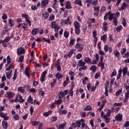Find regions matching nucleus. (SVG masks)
<instances>
[{"instance_id": "26", "label": "nucleus", "mask_w": 129, "mask_h": 129, "mask_svg": "<svg viewBox=\"0 0 129 129\" xmlns=\"http://www.w3.org/2000/svg\"><path fill=\"white\" fill-rule=\"evenodd\" d=\"M107 36L106 34H104L103 36H101V40L103 41L104 43H106V39Z\"/></svg>"}, {"instance_id": "54", "label": "nucleus", "mask_w": 129, "mask_h": 129, "mask_svg": "<svg viewBox=\"0 0 129 129\" xmlns=\"http://www.w3.org/2000/svg\"><path fill=\"white\" fill-rule=\"evenodd\" d=\"M76 57L78 60H79V59H81V58L82 57V54L79 53L77 54Z\"/></svg>"}, {"instance_id": "8", "label": "nucleus", "mask_w": 129, "mask_h": 129, "mask_svg": "<svg viewBox=\"0 0 129 129\" xmlns=\"http://www.w3.org/2000/svg\"><path fill=\"white\" fill-rule=\"evenodd\" d=\"M48 4L49 0H43L41 3L42 8H45Z\"/></svg>"}, {"instance_id": "61", "label": "nucleus", "mask_w": 129, "mask_h": 129, "mask_svg": "<svg viewBox=\"0 0 129 129\" xmlns=\"http://www.w3.org/2000/svg\"><path fill=\"white\" fill-rule=\"evenodd\" d=\"M57 118H58L57 116L51 117V121L52 122L56 121V120H57Z\"/></svg>"}, {"instance_id": "31", "label": "nucleus", "mask_w": 129, "mask_h": 129, "mask_svg": "<svg viewBox=\"0 0 129 129\" xmlns=\"http://www.w3.org/2000/svg\"><path fill=\"white\" fill-rule=\"evenodd\" d=\"M122 70L121 69H120L118 71V74L117 76V80H118L120 79V77H121V74H122Z\"/></svg>"}, {"instance_id": "4", "label": "nucleus", "mask_w": 129, "mask_h": 129, "mask_svg": "<svg viewBox=\"0 0 129 129\" xmlns=\"http://www.w3.org/2000/svg\"><path fill=\"white\" fill-rule=\"evenodd\" d=\"M22 54H25V48L20 47L17 49V54L18 56H21Z\"/></svg>"}, {"instance_id": "51", "label": "nucleus", "mask_w": 129, "mask_h": 129, "mask_svg": "<svg viewBox=\"0 0 129 129\" xmlns=\"http://www.w3.org/2000/svg\"><path fill=\"white\" fill-rule=\"evenodd\" d=\"M64 37L65 38H68L69 37V32L68 31H65L64 32Z\"/></svg>"}, {"instance_id": "34", "label": "nucleus", "mask_w": 129, "mask_h": 129, "mask_svg": "<svg viewBox=\"0 0 129 129\" xmlns=\"http://www.w3.org/2000/svg\"><path fill=\"white\" fill-rule=\"evenodd\" d=\"M122 72H123V77H124V76L127 74V68L124 67L122 70Z\"/></svg>"}, {"instance_id": "23", "label": "nucleus", "mask_w": 129, "mask_h": 129, "mask_svg": "<svg viewBox=\"0 0 129 129\" xmlns=\"http://www.w3.org/2000/svg\"><path fill=\"white\" fill-rule=\"evenodd\" d=\"M116 120H122V114H118L115 116Z\"/></svg>"}, {"instance_id": "35", "label": "nucleus", "mask_w": 129, "mask_h": 129, "mask_svg": "<svg viewBox=\"0 0 129 129\" xmlns=\"http://www.w3.org/2000/svg\"><path fill=\"white\" fill-rule=\"evenodd\" d=\"M51 113H52V111H48L45 112H43V114L44 116H45L46 117H47V116H49V115H50V114H51Z\"/></svg>"}, {"instance_id": "48", "label": "nucleus", "mask_w": 129, "mask_h": 129, "mask_svg": "<svg viewBox=\"0 0 129 129\" xmlns=\"http://www.w3.org/2000/svg\"><path fill=\"white\" fill-rule=\"evenodd\" d=\"M43 41L44 42H47V43H48V44H50L51 43V41L50 40V39L49 38H46L45 37L42 38Z\"/></svg>"}, {"instance_id": "56", "label": "nucleus", "mask_w": 129, "mask_h": 129, "mask_svg": "<svg viewBox=\"0 0 129 129\" xmlns=\"http://www.w3.org/2000/svg\"><path fill=\"white\" fill-rule=\"evenodd\" d=\"M63 96H64L63 92H60L58 94V98H63Z\"/></svg>"}, {"instance_id": "16", "label": "nucleus", "mask_w": 129, "mask_h": 129, "mask_svg": "<svg viewBox=\"0 0 129 129\" xmlns=\"http://www.w3.org/2000/svg\"><path fill=\"white\" fill-rule=\"evenodd\" d=\"M74 25L75 29H79V28H80L81 25H80V23H79L78 22L75 21L74 23Z\"/></svg>"}, {"instance_id": "7", "label": "nucleus", "mask_w": 129, "mask_h": 129, "mask_svg": "<svg viewBox=\"0 0 129 129\" xmlns=\"http://www.w3.org/2000/svg\"><path fill=\"white\" fill-rule=\"evenodd\" d=\"M128 98H129V91L125 92V97L123 101L124 103H126V102H127V100L128 99Z\"/></svg>"}, {"instance_id": "9", "label": "nucleus", "mask_w": 129, "mask_h": 129, "mask_svg": "<svg viewBox=\"0 0 129 129\" xmlns=\"http://www.w3.org/2000/svg\"><path fill=\"white\" fill-rule=\"evenodd\" d=\"M69 75H70L71 77H70V79L72 81H73V80H74V79H75V77H74V76H75V74L74 73V72L70 71L69 72Z\"/></svg>"}, {"instance_id": "43", "label": "nucleus", "mask_w": 129, "mask_h": 129, "mask_svg": "<svg viewBox=\"0 0 129 129\" xmlns=\"http://www.w3.org/2000/svg\"><path fill=\"white\" fill-rule=\"evenodd\" d=\"M121 92H122V89L121 88L116 92V96H118V95H120V94H121Z\"/></svg>"}, {"instance_id": "25", "label": "nucleus", "mask_w": 129, "mask_h": 129, "mask_svg": "<svg viewBox=\"0 0 129 129\" xmlns=\"http://www.w3.org/2000/svg\"><path fill=\"white\" fill-rule=\"evenodd\" d=\"M85 62L87 64H90L91 63V58L89 57H86L84 59Z\"/></svg>"}, {"instance_id": "21", "label": "nucleus", "mask_w": 129, "mask_h": 129, "mask_svg": "<svg viewBox=\"0 0 129 129\" xmlns=\"http://www.w3.org/2000/svg\"><path fill=\"white\" fill-rule=\"evenodd\" d=\"M126 8H127V4L123 2L120 7V11H124Z\"/></svg>"}, {"instance_id": "33", "label": "nucleus", "mask_w": 129, "mask_h": 129, "mask_svg": "<svg viewBox=\"0 0 129 129\" xmlns=\"http://www.w3.org/2000/svg\"><path fill=\"white\" fill-rule=\"evenodd\" d=\"M112 111L110 109H107V112L104 116L109 117L111 115Z\"/></svg>"}, {"instance_id": "47", "label": "nucleus", "mask_w": 129, "mask_h": 129, "mask_svg": "<svg viewBox=\"0 0 129 129\" xmlns=\"http://www.w3.org/2000/svg\"><path fill=\"white\" fill-rule=\"evenodd\" d=\"M99 66H100L101 69L102 70H103V69H104V63H103V62L100 61L99 62Z\"/></svg>"}, {"instance_id": "36", "label": "nucleus", "mask_w": 129, "mask_h": 129, "mask_svg": "<svg viewBox=\"0 0 129 129\" xmlns=\"http://www.w3.org/2000/svg\"><path fill=\"white\" fill-rule=\"evenodd\" d=\"M6 76H7V79H9V80L11 79V78H12V71L8 72V73H7Z\"/></svg>"}, {"instance_id": "3", "label": "nucleus", "mask_w": 129, "mask_h": 129, "mask_svg": "<svg viewBox=\"0 0 129 129\" xmlns=\"http://www.w3.org/2000/svg\"><path fill=\"white\" fill-rule=\"evenodd\" d=\"M16 94L12 92H7L5 95L6 97H7L8 99H12V98H14Z\"/></svg>"}, {"instance_id": "15", "label": "nucleus", "mask_w": 129, "mask_h": 129, "mask_svg": "<svg viewBox=\"0 0 129 129\" xmlns=\"http://www.w3.org/2000/svg\"><path fill=\"white\" fill-rule=\"evenodd\" d=\"M29 70H30V68H26L24 72V74L27 76L28 78H30V74H29Z\"/></svg>"}, {"instance_id": "10", "label": "nucleus", "mask_w": 129, "mask_h": 129, "mask_svg": "<svg viewBox=\"0 0 129 129\" xmlns=\"http://www.w3.org/2000/svg\"><path fill=\"white\" fill-rule=\"evenodd\" d=\"M86 64V63H85V61H83V60H82V59L80 60L78 62V67H82V66H85Z\"/></svg>"}, {"instance_id": "32", "label": "nucleus", "mask_w": 129, "mask_h": 129, "mask_svg": "<svg viewBox=\"0 0 129 129\" xmlns=\"http://www.w3.org/2000/svg\"><path fill=\"white\" fill-rule=\"evenodd\" d=\"M17 75H18V70L16 69L13 78V81H15L16 79H17Z\"/></svg>"}, {"instance_id": "45", "label": "nucleus", "mask_w": 129, "mask_h": 129, "mask_svg": "<svg viewBox=\"0 0 129 129\" xmlns=\"http://www.w3.org/2000/svg\"><path fill=\"white\" fill-rule=\"evenodd\" d=\"M27 26H28L27 24H22V29H23L25 31H27V29H28V27H27Z\"/></svg>"}, {"instance_id": "22", "label": "nucleus", "mask_w": 129, "mask_h": 129, "mask_svg": "<svg viewBox=\"0 0 129 129\" xmlns=\"http://www.w3.org/2000/svg\"><path fill=\"white\" fill-rule=\"evenodd\" d=\"M108 19L109 21H111L112 19L113 20L114 18H115V14H110L108 15Z\"/></svg>"}, {"instance_id": "12", "label": "nucleus", "mask_w": 129, "mask_h": 129, "mask_svg": "<svg viewBox=\"0 0 129 129\" xmlns=\"http://www.w3.org/2000/svg\"><path fill=\"white\" fill-rule=\"evenodd\" d=\"M22 18H24L25 19L26 22H27L28 21L30 20V17H29V15L27 14V13H24L22 14Z\"/></svg>"}, {"instance_id": "13", "label": "nucleus", "mask_w": 129, "mask_h": 129, "mask_svg": "<svg viewBox=\"0 0 129 129\" xmlns=\"http://www.w3.org/2000/svg\"><path fill=\"white\" fill-rule=\"evenodd\" d=\"M39 33V28H34L31 31V34L33 35H36Z\"/></svg>"}, {"instance_id": "39", "label": "nucleus", "mask_w": 129, "mask_h": 129, "mask_svg": "<svg viewBox=\"0 0 129 129\" xmlns=\"http://www.w3.org/2000/svg\"><path fill=\"white\" fill-rule=\"evenodd\" d=\"M104 119H105V121L107 123H108V122H110V118H109L108 116H104Z\"/></svg>"}, {"instance_id": "63", "label": "nucleus", "mask_w": 129, "mask_h": 129, "mask_svg": "<svg viewBox=\"0 0 129 129\" xmlns=\"http://www.w3.org/2000/svg\"><path fill=\"white\" fill-rule=\"evenodd\" d=\"M14 118L15 120H19V119H20V117L19 116V115L15 114L14 116Z\"/></svg>"}, {"instance_id": "50", "label": "nucleus", "mask_w": 129, "mask_h": 129, "mask_svg": "<svg viewBox=\"0 0 129 129\" xmlns=\"http://www.w3.org/2000/svg\"><path fill=\"white\" fill-rule=\"evenodd\" d=\"M73 53H74V50L73 49H71L69 52L68 53V55H69V57L70 58L73 55Z\"/></svg>"}, {"instance_id": "40", "label": "nucleus", "mask_w": 129, "mask_h": 129, "mask_svg": "<svg viewBox=\"0 0 129 129\" xmlns=\"http://www.w3.org/2000/svg\"><path fill=\"white\" fill-rule=\"evenodd\" d=\"M55 77L57 78V79H61V78L63 77V76H62V75H61V74H60L59 73H57L55 75Z\"/></svg>"}, {"instance_id": "11", "label": "nucleus", "mask_w": 129, "mask_h": 129, "mask_svg": "<svg viewBox=\"0 0 129 129\" xmlns=\"http://www.w3.org/2000/svg\"><path fill=\"white\" fill-rule=\"evenodd\" d=\"M85 120L84 119H81L80 120H78L76 121V124L78 127H80L82 122H85Z\"/></svg>"}, {"instance_id": "14", "label": "nucleus", "mask_w": 129, "mask_h": 129, "mask_svg": "<svg viewBox=\"0 0 129 129\" xmlns=\"http://www.w3.org/2000/svg\"><path fill=\"white\" fill-rule=\"evenodd\" d=\"M42 18H43L44 20H46V19H47L49 17V13L47 11H45L42 14Z\"/></svg>"}, {"instance_id": "28", "label": "nucleus", "mask_w": 129, "mask_h": 129, "mask_svg": "<svg viewBox=\"0 0 129 129\" xmlns=\"http://www.w3.org/2000/svg\"><path fill=\"white\" fill-rule=\"evenodd\" d=\"M103 29L104 30V31L105 32H106V31H107V26H108V24H107V23H106V22H104L103 23Z\"/></svg>"}, {"instance_id": "27", "label": "nucleus", "mask_w": 129, "mask_h": 129, "mask_svg": "<svg viewBox=\"0 0 129 129\" xmlns=\"http://www.w3.org/2000/svg\"><path fill=\"white\" fill-rule=\"evenodd\" d=\"M67 112L68 111L66 110H61V109L58 110V113L60 115H62V114H66Z\"/></svg>"}, {"instance_id": "64", "label": "nucleus", "mask_w": 129, "mask_h": 129, "mask_svg": "<svg viewBox=\"0 0 129 129\" xmlns=\"http://www.w3.org/2000/svg\"><path fill=\"white\" fill-rule=\"evenodd\" d=\"M124 88H125L126 91H129V85H127V84L124 83Z\"/></svg>"}, {"instance_id": "42", "label": "nucleus", "mask_w": 129, "mask_h": 129, "mask_svg": "<svg viewBox=\"0 0 129 129\" xmlns=\"http://www.w3.org/2000/svg\"><path fill=\"white\" fill-rule=\"evenodd\" d=\"M75 41H76V39H72L70 41V45H71V46H73L75 44Z\"/></svg>"}, {"instance_id": "53", "label": "nucleus", "mask_w": 129, "mask_h": 129, "mask_svg": "<svg viewBox=\"0 0 129 129\" xmlns=\"http://www.w3.org/2000/svg\"><path fill=\"white\" fill-rule=\"evenodd\" d=\"M109 49V47H108V45H105L104 46V52H108Z\"/></svg>"}, {"instance_id": "44", "label": "nucleus", "mask_w": 129, "mask_h": 129, "mask_svg": "<svg viewBox=\"0 0 129 129\" xmlns=\"http://www.w3.org/2000/svg\"><path fill=\"white\" fill-rule=\"evenodd\" d=\"M114 55L115 57H119V51L117 50H115L114 51Z\"/></svg>"}, {"instance_id": "19", "label": "nucleus", "mask_w": 129, "mask_h": 129, "mask_svg": "<svg viewBox=\"0 0 129 129\" xmlns=\"http://www.w3.org/2000/svg\"><path fill=\"white\" fill-rule=\"evenodd\" d=\"M65 126H66V122H64L62 124H60L58 125L57 129H64Z\"/></svg>"}, {"instance_id": "6", "label": "nucleus", "mask_w": 129, "mask_h": 129, "mask_svg": "<svg viewBox=\"0 0 129 129\" xmlns=\"http://www.w3.org/2000/svg\"><path fill=\"white\" fill-rule=\"evenodd\" d=\"M47 75V72L46 71H44L41 77L40 78V81L41 82H43V81H45V78H46V75Z\"/></svg>"}, {"instance_id": "58", "label": "nucleus", "mask_w": 129, "mask_h": 129, "mask_svg": "<svg viewBox=\"0 0 129 129\" xmlns=\"http://www.w3.org/2000/svg\"><path fill=\"white\" fill-rule=\"evenodd\" d=\"M122 26L120 25L117 26V28H116V31L117 32H120L121 30H122Z\"/></svg>"}, {"instance_id": "1", "label": "nucleus", "mask_w": 129, "mask_h": 129, "mask_svg": "<svg viewBox=\"0 0 129 129\" xmlns=\"http://www.w3.org/2000/svg\"><path fill=\"white\" fill-rule=\"evenodd\" d=\"M50 27L51 29H54L55 32H56H56H58V30L60 29V26H59V25H58L56 21H53L51 23Z\"/></svg>"}, {"instance_id": "5", "label": "nucleus", "mask_w": 129, "mask_h": 129, "mask_svg": "<svg viewBox=\"0 0 129 129\" xmlns=\"http://www.w3.org/2000/svg\"><path fill=\"white\" fill-rule=\"evenodd\" d=\"M94 11H95L94 13V15L96 17L98 16V14H99V6H94L93 7Z\"/></svg>"}, {"instance_id": "55", "label": "nucleus", "mask_w": 129, "mask_h": 129, "mask_svg": "<svg viewBox=\"0 0 129 129\" xmlns=\"http://www.w3.org/2000/svg\"><path fill=\"white\" fill-rule=\"evenodd\" d=\"M86 126H87V125H86V124L85 123V122H82V124H81V129H84L85 127H86Z\"/></svg>"}, {"instance_id": "38", "label": "nucleus", "mask_w": 129, "mask_h": 129, "mask_svg": "<svg viewBox=\"0 0 129 129\" xmlns=\"http://www.w3.org/2000/svg\"><path fill=\"white\" fill-rule=\"evenodd\" d=\"M97 69V68L96 66H92L90 67V70H91V71H93V72H95Z\"/></svg>"}, {"instance_id": "29", "label": "nucleus", "mask_w": 129, "mask_h": 129, "mask_svg": "<svg viewBox=\"0 0 129 129\" xmlns=\"http://www.w3.org/2000/svg\"><path fill=\"white\" fill-rule=\"evenodd\" d=\"M2 125L5 129L8 128V121H3L2 122Z\"/></svg>"}, {"instance_id": "2", "label": "nucleus", "mask_w": 129, "mask_h": 129, "mask_svg": "<svg viewBox=\"0 0 129 129\" xmlns=\"http://www.w3.org/2000/svg\"><path fill=\"white\" fill-rule=\"evenodd\" d=\"M25 102V99L23 98L22 95L20 94H17L16 95V102H20V103H22L23 102Z\"/></svg>"}, {"instance_id": "30", "label": "nucleus", "mask_w": 129, "mask_h": 129, "mask_svg": "<svg viewBox=\"0 0 129 129\" xmlns=\"http://www.w3.org/2000/svg\"><path fill=\"white\" fill-rule=\"evenodd\" d=\"M84 110H85V111H88V110H89V111H90L92 110V107L91 106H90V105H87V106H86L85 107Z\"/></svg>"}, {"instance_id": "18", "label": "nucleus", "mask_w": 129, "mask_h": 129, "mask_svg": "<svg viewBox=\"0 0 129 129\" xmlns=\"http://www.w3.org/2000/svg\"><path fill=\"white\" fill-rule=\"evenodd\" d=\"M66 9H68V10H70L72 9V6H71V3L70 1H67L66 5Z\"/></svg>"}, {"instance_id": "24", "label": "nucleus", "mask_w": 129, "mask_h": 129, "mask_svg": "<svg viewBox=\"0 0 129 129\" xmlns=\"http://www.w3.org/2000/svg\"><path fill=\"white\" fill-rule=\"evenodd\" d=\"M27 102L30 104H33V98H32L31 95H29L27 98Z\"/></svg>"}, {"instance_id": "52", "label": "nucleus", "mask_w": 129, "mask_h": 129, "mask_svg": "<svg viewBox=\"0 0 129 129\" xmlns=\"http://www.w3.org/2000/svg\"><path fill=\"white\" fill-rule=\"evenodd\" d=\"M31 124L32 125H38V124H40V122L39 121H32Z\"/></svg>"}, {"instance_id": "20", "label": "nucleus", "mask_w": 129, "mask_h": 129, "mask_svg": "<svg viewBox=\"0 0 129 129\" xmlns=\"http://www.w3.org/2000/svg\"><path fill=\"white\" fill-rule=\"evenodd\" d=\"M8 25L10 27H13L14 26V20L12 19H9Z\"/></svg>"}, {"instance_id": "49", "label": "nucleus", "mask_w": 129, "mask_h": 129, "mask_svg": "<svg viewBox=\"0 0 129 129\" xmlns=\"http://www.w3.org/2000/svg\"><path fill=\"white\" fill-rule=\"evenodd\" d=\"M55 103H56V104H61V103H62V102H63V100L61 99H58L57 100L55 101Z\"/></svg>"}, {"instance_id": "41", "label": "nucleus", "mask_w": 129, "mask_h": 129, "mask_svg": "<svg viewBox=\"0 0 129 129\" xmlns=\"http://www.w3.org/2000/svg\"><path fill=\"white\" fill-rule=\"evenodd\" d=\"M54 19H55V15L52 14L49 16V21L52 22V21H54Z\"/></svg>"}, {"instance_id": "57", "label": "nucleus", "mask_w": 129, "mask_h": 129, "mask_svg": "<svg viewBox=\"0 0 129 129\" xmlns=\"http://www.w3.org/2000/svg\"><path fill=\"white\" fill-rule=\"evenodd\" d=\"M113 22L114 26H117V19L115 17V18L113 19Z\"/></svg>"}, {"instance_id": "17", "label": "nucleus", "mask_w": 129, "mask_h": 129, "mask_svg": "<svg viewBox=\"0 0 129 129\" xmlns=\"http://www.w3.org/2000/svg\"><path fill=\"white\" fill-rule=\"evenodd\" d=\"M18 90L19 92H21V93H25V92H26V90H25V87H19L18 88Z\"/></svg>"}, {"instance_id": "37", "label": "nucleus", "mask_w": 129, "mask_h": 129, "mask_svg": "<svg viewBox=\"0 0 129 129\" xmlns=\"http://www.w3.org/2000/svg\"><path fill=\"white\" fill-rule=\"evenodd\" d=\"M75 5H78V6H80L82 7V3L81 2V0H76L75 1Z\"/></svg>"}, {"instance_id": "59", "label": "nucleus", "mask_w": 129, "mask_h": 129, "mask_svg": "<svg viewBox=\"0 0 129 129\" xmlns=\"http://www.w3.org/2000/svg\"><path fill=\"white\" fill-rule=\"evenodd\" d=\"M11 62H12V59H11V56L8 55L7 56V63L8 64L11 63Z\"/></svg>"}, {"instance_id": "46", "label": "nucleus", "mask_w": 129, "mask_h": 129, "mask_svg": "<svg viewBox=\"0 0 129 129\" xmlns=\"http://www.w3.org/2000/svg\"><path fill=\"white\" fill-rule=\"evenodd\" d=\"M64 24H66V25H67V24L71 25V21H70V19H69V17H68L66 21L64 20Z\"/></svg>"}, {"instance_id": "60", "label": "nucleus", "mask_w": 129, "mask_h": 129, "mask_svg": "<svg viewBox=\"0 0 129 129\" xmlns=\"http://www.w3.org/2000/svg\"><path fill=\"white\" fill-rule=\"evenodd\" d=\"M75 33L77 35L80 34V28H75Z\"/></svg>"}, {"instance_id": "62", "label": "nucleus", "mask_w": 129, "mask_h": 129, "mask_svg": "<svg viewBox=\"0 0 129 129\" xmlns=\"http://www.w3.org/2000/svg\"><path fill=\"white\" fill-rule=\"evenodd\" d=\"M122 105V103H114V106L116 107V106H121Z\"/></svg>"}]
</instances>
